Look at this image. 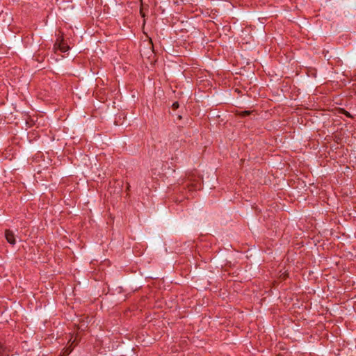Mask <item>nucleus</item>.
<instances>
[{"mask_svg":"<svg viewBox=\"0 0 356 356\" xmlns=\"http://www.w3.org/2000/svg\"><path fill=\"white\" fill-rule=\"evenodd\" d=\"M184 29H186V28H181V29L179 30V33L183 32Z\"/></svg>","mask_w":356,"mask_h":356,"instance_id":"12","label":"nucleus"},{"mask_svg":"<svg viewBox=\"0 0 356 356\" xmlns=\"http://www.w3.org/2000/svg\"><path fill=\"white\" fill-rule=\"evenodd\" d=\"M5 237L8 243L11 245H15L16 243L15 236L13 231L10 229H6L5 231Z\"/></svg>","mask_w":356,"mask_h":356,"instance_id":"3","label":"nucleus"},{"mask_svg":"<svg viewBox=\"0 0 356 356\" xmlns=\"http://www.w3.org/2000/svg\"><path fill=\"white\" fill-rule=\"evenodd\" d=\"M182 62H183L182 59H179V63H182Z\"/></svg>","mask_w":356,"mask_h":356,"instance_id":"13","label":"nucleus"},{"mask_svg":"<svg viewBox=\"0 0 356 356\" xmlns=\"http://www.w3.org/2000/svg\"><path fill=\"white\" fill-rule=\"evenodd\" d=\"M250 113H251V111H245L241 113V115L242 116H246V115H250Z\"/></svg>","mask_w":356,"mask_h":356,"instance_id":"10","label":"nucleus"},{"mask_svg":"<svg viewBox=\"0 0 356 356\" xmlns=\"http://www.w3.org/2000/svg\"><path fill=\"white\" fill-rule=\"evenodd\" d=\"M167 51L168 52H172V53H174L175 51V50L174 49V47H171V45H168L167 46Z\"/></svg>","mask_w":356,"mask_h":356,"instance_id":"7","label":"nucleus"},{"mask_svg":"<svg viewBox=\"0 0 356 356\" xmlns=\"http://www.w3.org/2000/svg\"><path fill=\"white\" fill-rule=\"evenodd\" d=\"M10 349L0 341V356H8Z\"/></svg>","mask_w":356,"mask_h":356,"instance_id":"4","label":"nucleus"},{"mask_svg":"<svg viewBox=\"0 0 356 356\" xmlns=\"http://www.w3.org/2000/svg\"><path fill=\"white\" fill-rule=\"evenodd\" d=\"M59 49L61 51L65 52L68 50L69 47L67 44L61 41L59 44Z\"/></svg>","mask_w":356,"mask_h":356,"instance_id":"6","label":"nucleus"},{"mask_svg":"<svg viewBox=\"0 0 356 356\" xmlns=\"http://www.w3.org/2000/svg\"><path fill=\"white\" fill-rule=\"evenodd\" d=\"M118 183V185L119 186V188H120V191L121 190V187H122V185L120 184V182H117Z\"/></svg>","mask_w":356,"mask_h":356,"instance_id":"11","label":"nucleus"},{"mask_svg":"<svg viewBox=\"0 0 356 356\" xmlns=\"http://www.w3.org/2000/svg\"><path fill=\"white\" fill-rule=\"evenodd\" d=\"M183 188L188 187L191 186L195 190L200 189L201 188V184L198 180L196 179L194 175H189L182 182Z\"/></svg>","mask_w":356,"mask_h":356,"instance_id":"1","label":"nucleus"},{"mask_svg":"<svg viewBox=\"0 0 356 356\" xmlns=\"http://www.w3.org/2000/svg\"><path fill=\"white\" fill-rule=\"evenodd\" d=\"M75 343V340H74V341H72V344H71V346H70V347L67 348L64 350V352H63V355H64V356H67V355H70V353L72 351V350H73V348H74L72 347V345H73V343Z\"/></svg>","mask_w":356,"mask_h":356,"instance_id":"5","label":"nucleus"},{"mask_svg":"<svg viewBox=\"0 0 356 356\" xmlns=\"http://www.w3.org/2000/svg\"><path fill=\"white\" fill-rule=\"evenodd\" d=\"M189 40H190L189 35H179V47H183L185 49L186 51H191V48H190L191 43H192L193 42H190ZM179 53L182 54V55L179 54V56L186 57L185 52L181 51L180 49H179Z\"/></svg>","mask_w":356,"mask_h":356,"instance_id":"2","label":"nucleus"},{"mask_svg":"<svg viewBox=\"0 0 356 356\" xmlns=\"http://www.w3.org/2000/svg\"><path fill=\"white\" fill-rule=\"evenodd\" d=\"M172 108L174 111H176L178 108V101H176L172 104Z\"/></svg>","mask_w":356,"mask_h":356,"instance_id":"8","label":"nucleus"},{"mask_svg":"<svg viewBox=\"0 0 356 356\" xmlns=\"http://www.w3.org/2000/svg\"><path fill=\"white\" fill-rule=\"evenodd\" d=\"M140 14L142 17L145 18V12L143 11V4H142L141 8L140 9Z\"/></svg>","mask_w":356,"mask_h":356,"instance_id":"9","label":"nucleus"}]
</instances>
